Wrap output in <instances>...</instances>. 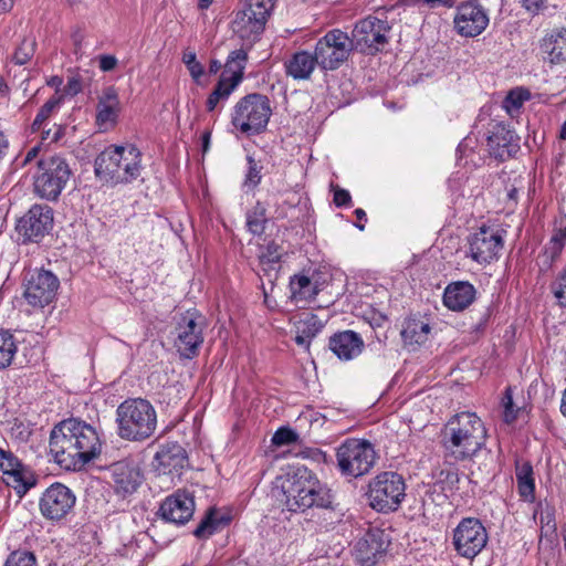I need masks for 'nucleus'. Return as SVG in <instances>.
<instances>
[{"instance_id":"09e8293b","label":"nucleus","mask_w":566,"mask_h":566,"mask_svg":"<svg viewBox=\"0 0 566 566\" xmlns=\"http://www.w3.org/2000/svg\"><path fill=\"white\" fill-rule=\"evenodd\" d=\"M35 52V42L23 40L13 54V61L18 65H23L31 60Z\"/></svg>"},{"instance_id":"6ab92c4d","label":"nucleus","mask_w":566,"mask_h":566,"mask_svg":"<svg viewBox=\"0 0 566 566\" xmlns=\"http://www.w3.org/2000/svg\"><path fill=\"white\" fill-rule=\"evenodd\" d=\"M453 22L454 29L460 35L474 38L486 29L489 15L476 0H472L463 2L457 8Z\"/></svg>"},{"instance_id":"b1692460","label":"nucleus","mask_w":566,"mask_h":566,"mask_svg":"<svg viewBox=\"0 0 566 566\" xmlns=\"http://www.w3.org/2000/svg\"><path fill=\"white\" fill-rule=\"evenodd\" d=\"M161 517L169 523L184 525L193 515L195 501L186 491L178 490L161 503L159 509Z\"/></svg>"},{"instance_id":"473e14b6","label":"nucleus","mask_w":566,"mask_h":566,"mask_svg":"<svg viewBox=\"0 0 566 566\" xmlns=\"http://www.w3.org/2000/svg\"><path fill=\"white\" fill-rule=\"evenodd\" d=\"M566 243V216L555 222L553 235L545 247L544 256L551 262L555 261L562 253Z\"/></svg>"},{"instance_id":"dca6fc26","label":"nucleus","mask_w":566,"mask_h":566,"mask_svg":"<svg viewBox=\"0 0 566 566\" xmlns=\"http://www.w3.org/2000/svg\"><path fill=\"white\" fill-rule=\"evenodd\" d=\"M504 247V231L482 226L469 238L468 255L479 264L497 260Z\"/></svg>"},{"instance_id":"c9c22d12","label":"nucleus","mask_w":566,"mask_h":566,"mask_svg":"<svg viewBox=\"0 0 566 566\" xmlns=\"http://www.w3.org/2000/svg\"><path fill=\"white\" fill-rule=\"evenodd\" d=\"M64 101V94L59 91L50 97L39 109L32 125V132H39L43 128L44 123L60 108Z\"/></svg>"},{"instance_id":"412c9836","label":"nucleus","mask_w":566,"mask_h":566,"mask_svg":"<svg viewBox=\"0 0 566 566\" xmlns=\"http://www.w3.org/2000/svg\"><path fill=\"white\" fill-rule=\"evenodd\" d=\"M53 226V210L46 205H34L19 220L18 232L28 241H39Z\"/></svg>"},{"instance_id":"5701e85b","label":"nucleus","mask_w":566,"mask_h":566,"mask_svg":"<svg viewBox=\"0 0 566 566\" xmlns=\"http://www.w3.org/2000/svg\"><path fill=\"white\" fill-rule=\"evenodd\" d=\"M153 465L159 474L180 475L182 469L188 465V455L178 442H165L155 453Z\"/></svg>"},{"instance_id":"39448f33","label":"nucleus","mask_w":566,"mask_h":566,"mask_svg":"<svg viewBox=\"0 0 566 566\" xmlns=\"http://www.w3.org/2000/svg\"><path fill=\"white\" fill-rule=\"evenodd\" d=\"M117 434L119 438L140 442L150 438L157 428L155 407L144 398H128L116 409Z\"/></svg>"},{"instance_id":"20e7f679","label":"nucleus","mask_w":566,"mask_h":566,"mask_svg":"<svg viewBox=\"0 0 566 566\" xmlns=\"http://www.w3.org/2000/svg\"><path fill=\"white\" fill-rule=\"evenodd\" d=\"M142 151L133 144L109 145L94 161V172L104 184L127 185L140 177Z\"/></svg>"},{"instance_id":"e433bc0d","label":"nucleus","mask_w":566,"mask_h":566,"mask_svg":"<svg viewBox=\"0 0 566 566\" xmlns=\"http://www.w3.org/2000/svg\"><path fill=\"white\" fill-rule=\"evenodd\" d=\"M235 88L237 87L233 86V84H230L226 81V78L220 77L213 91L209 94L207 98V111L213 112L219 104L226 103Z\"/></svg>"},{"instance_id":"c85d7f7f","label":"nucleus","mask_w":566,"mask_h":566,"mask_svg":"<svg viewBox=\"0 0 566 566\" xmlns=\"http://www.w3.org/2000/svg\"><path fill=\"white\" fill-rule=\"evenodd\" d=\"M475 298V289L469 282L449 284L443 293V304L451 311H463Z\"/></svg>"},{"instance_id":"393cba45","label":"nucleus","mask_w":566,"mask_h":566,"mask_svg":"<svg viewBox=\"0 0 566 566\" xmlns=\"http://www.w3.org/2000/svg\"><path fill=\"white\" fill-rule=\"evenodd\" d=\"M388 544V541L384 538V532L368 531L355 544L356 559L363 566H373L387 551Z\"/></svg>"},{"instance_id":"1a4fd4ad","label":"nucleus","mask_w":566,"mask_h":566,"mask_svg":"<svg viewBox=\"0 0 566 566\" xmlns=\"http://www.w3.org/2000/svg\"><path fill=\"white\" fill-rule=\"evenodd\" d=\"M72 171L66 160L60 156L43 158L38 163L34 176V192L46 200H56L65 188Z\"/></svg>"},{"instance_id":"37998d69","label":"nucleus","mask_w":566,"mask_h":566,"mask_svg":"<svg viewBox=\"0 0 566 566\" xmlns=\"http://www.w3.org/2000/svg\"><path fill=\"white\" fill-rule=\"evenodd\" d=\"M324 327L323 322L315 314H308L300 319L296 328L305 334L310 339H313Z\"/></svg>"},{"instance_id":"ea45409f","label":"nucleus","mask_w":566,"mask_h":566,"mask_svg":"<svg viewBox=\"0 0 566 566\" xmlns=\"http://www.w3.org/2000/svg\"><path fill=\"white\" fill-rule=\"evenodd\" d=\"M530 92L525 88L517 87L511 90L504 98L502 106L510 116L517 114L524 102L530 98Z\"/></svg>"},{"instance_id":"49530a36","label":"nucleus","mask_w":566,"mask_h":566,"mask_svg":"<svg viewBox=\"0 0 566 566\" xmlns=\"http://www.w3.org/2000/svg\"><path fill=\"white\" fill-rule=\"evenodd\" d=\"M542 535L548 536L556 533L555 511L546 505L539 513Z\"/></svg>"},{"instance_id":"3c124183","label":"nucleus","mask_w":566,"mask_h":566,"mask_svg":"<svg viewBox=\"0 0 566 566\" xmlns=\"http://www.w3.org/2000/svg\"><path fill=\"white\" fill-rule=\"evenodd\" d=\"M218 520L213 516V514L207 515L200 524L193 531V535L198 538H206L216 533L218 528Z\"/></svg>"},{"instance_id":"c03bdc74","label":"nucleus","mask_w":566,"mask_h":566,"mask_svg":"<svg viewBox=\"0 0 566 566\" xmlns=\"http://www.w3.org/2000/svg\"><path fill=\"white\" fill-rule=\"evenodd\" d=\"M3 566H38V563L33 553L14 551L8 556Z\"/></svg>"},{"instance_id":"bf43d9fd","label":"nucleus","mask_w":566,"mask_h":566,"mask_svg":"<svg viewBox=\"0 0 566 566\" xmlns=\"http://www.w3.org/2000/svg\"><path fill=\"white\" fill-rule=\"evenodd\" d=\"M40 148L34 146L28 150V153L20 158L19 156L14 159V164L17 167H25L29 163H31L34 158H36Z\"/></svg>"},{"instance_id":"69168bd1","label":"nucleus","mask_w":566,"mask_h":566,"mask_svg":"<svg viewBox=\"0 0 566 566\" xmlns=\"http://www.w3.org/2000/svg\"><path fill=\"white\" fill-rule=\"evenodd\" d=\"M210 139H211V132L210 130H206L202 133L201 135V142H202V154L205 155L206 153H208L209 150V147H210Z\"/></svg>"},{"instance_id":"7c9ffc66","label":"nucleus","mask_w":566,"mask_h":566,"mask_svg":"<svg viewBox=\"0 0 566 566\" xmlns=\"http://www.w3.org/2000/svg\"><path fill=\"white\" fill-rule=\"evenodd\" d=\"M431 327L428 322L419 317H408L403 322L401 337L406 346L415 349L429 339Z\"/></svg>"},{"instance_id":"680f3d73","label":"nucleus","mask_w":566,"mask_h":566,"mask_svg":"<svg viewBox=\"0 0 566 566\" xmlns=\"http://www.w3.org/2000/svg\"><path fill=\"white\" fill-rule=\"evenodd\" d=\"M8 149H9V140H8L7 136L2 132H0V163L6 157Z\"/></svg>"},{"instance_id":"9d476101","label":"nucleus","mask_w":566,"mask_h":566,"mask_svg":"<svg viewBox=\"0 0 566 566\" xmlns=\"http://www.w3.org/2000/svg\"><path fill=\"white\" fill-rule=\"evenodd\" d=\"M353 51L349 35L339 30L327 31L315 44L314 55L323 71H335L347 61Z\"/></svg>"},{"instance_id":"f704fd0d","label":"nucleus","mask_w":566,"mask_h":566,"mask_svg":"<svg viewBox=\"0 0 566 566\" xmlns=\"http://www.w3.org/2000/svg\"><path fill=\"white\" fill-rule=\"evenodd\" d=\"M292 298L296 302L313 300L317 294V287L306 275H294L290 281Z\"/></svg>"},{"instance_id":"f3484780","label":"nucleus","mask_w":566,"mask_h":566,"mask_svg":"<svg viewBox=\"0 0 566 566\" xmlns=\"http://www.w3.org/2000/svg\"><path fill=\"white\" fill-rule=\"evenodd\" d=\"M59 285L52 272L35 269L25 279L23 296L32 307L43 308L54 300Z\"/></svg>"},{"instance_id":"e2e57ef3","label":"nucleus","mask_w":566,"mask_h":566,"mask_svg":"<svg viewBox=\"0 0 566 566\" xmlns=\"http://www.w3.org/2000/svg\"><path fill=\"white\" fill-rule=\"evenodd\" d=\"M18 431V436L22 439V440H25L29 438V436L31 434V431L24 427L22 423H15L14 427L12 428V431Z\"/></svg>"},{"instance_id":"052dcab7","label":"nucleus","mask_w":566,"mask_h":566,"mask_svg":"<svg viewBox=\"0 0 566 566\" xmlns=\"http://www.w3.org/2000/svg\"><path fill=\"white\" fill-rule=\"evenodd\" d=\"M81 90H82L81 82L77 78L72 77L67 81V84L64 88V93L73 96V95H76L77 93H80Z\"/></svg>"},{"instance_id":"7ed1b4c3","label":"nucleus","mask_w":566,"mask_h":566,"mask_svg":"<svg viewBox=\"0 0 566 566\" xmlns=\"http://www.w3.org/2000/svg\"><path fill=\"white\" fill-rule=\"evenodd\" d=\"M281 480L282 502L289 511L304 512L311 507H332L331 489L306 467L293 468Z\"/></svg>"},{"instance_id":"bb28decb","label":"nucleus","mask_w":566,"mask_h":566,"mask_svg":"<svg viewBox=\"0 0 566 566\" xmlns=\"http://www.w3.org/2000/svg\"><path fill=\"white\" fill-rule=\"evenodd\" d=\"M328 346L340 360H352L361 354L365 344L358 333L343 331L331 336Z\"/></svg>"},{"instance_id":"79ce46f5","label":"nucleus","mask_w":566,"mask_h":566,"mask_svg":"<svg viewBox=\"0 0 566 566\" xmlns=\"http://www.w3.org/2000/svg\"><path fill=\"white\" fill-rule=\"evenodd\" d=\"M247 172L243 180V188L247 191L254 190L262 179V166L251 156H247Z\"/></svg>"},{"instance_id":"864d4df0","label":"nucleus","mask_w":566,"mask_h":566,"mask_svg":"<svg viewBox=\"0 0 566 566\" xmlns=\"http://www.w3.org/2000/svg\"><path fill=\"white\" fill-rule=\"evenodd\" d=\"M503 407H504V421L507 423L513 422L517 417V410L514 409L513 397L511 395L510 388H507L505 390V395L503 397Z\"/></svg>"},{"instance_id":"6e6d98bb","label":"nucleus","mask_w":566,"mask_h":566,"mask_svg":"<svg viewBox=\"0 0 566 566\" xmlns=\"http://www.w3.org/2000/svg\"><path fill=\"white\" fill-rule=\"evenodd\" d=\"M334 193L333 201L337 207H350L352 196L348 190L340 188L339 186L332 185Z\"/></svg>"},{"instance_id":"72a5a7b5","label":"nucleus","mask_w":566,"mask_h":566,"mask_svg":"<svg viewBox=\"0 0 566 566\" xmlns=\"http://www.w3.org/2000/svg\"><path fill=\"white\" fill-rule=\"evenodd\" d=\"M284 254L283 247L275 241H269L260 248L259 260L264 274L270 275L271 271L276 270Z\"/></svg>"},{"instance_id":"338daca9","label":"nucleus","mask_w":566,"mask_h":566,"mask_svg":"<svg viewBox=\"0 0 566 566\" xmlns=\"http://www.w3.org/2000/svg\"><path fill=\"white\" fill-rule=\"evenodd\" d=\"M312 339H310L305 334L301 333L298 329L296 332L295 342L297 345L304 346L308 348L310 343Z\"/></svg>"},{"instance_id":"0e129e2a","label":"nucleus","mask_w":566,"mask_h":566,"mask_svg":"<svg viewBox=\"0 0 566 566\" xmlns=\"http://www.w3.org/2000/svg\"><path fill=\"white\" fill-rule=\"evenodd\" d=\"M18 431V436L22 439V440H25L29 438V436L31 434V431L24 427L22 423H15L14 427L12 428V431Z\"/></svg>"},{"instance_id":"6e6552de","label":"nucleus","mask_w":566,"mask_h":566,"mask_svg":"<svg viewBox=\"0 0 566 566\" xmlns=\"http://www.w3.org/2000/svg\"><path fill=\"white\" fill-rule=\"evenodd\" d=\"M336 460L343 475L359 478L374 467L376 451L369 441L349 438L336 449Z\"/></svg>"},{"instance_id":"f03ea898","label":"nucleus","mask_w":566,"mask_h":566,"mask_svg":"<svg viewBox=\"0 0 566 566\" xmlns=\"http://www.w3.org/2000/svg\"><path fill=\"white\" fill-rule=\"evenodd\" d=\"M486 428L474 412L463 411L449 419L442 431L444 458L450 462L472 460L486 443Z\"/></svg>"},{"instance_id":"de8ad7c7","label":"nucleus","mask_w":566,"mask_h":566,"mask_svg":"<svg viewBox=\"0 0 566 566\" xmlns=\"http://www.w3.org/2000/svg\"><path fill=\"white\" fill-rule=\"evenodd\" d=\"M459 481V473L455 469H442L437 474V483L442 485L443 491L457 489Z\"/></svg>"},{"instance_id":"774afa93","label":"nucleus","mask_w":566,"mask_h":566,"mask_svg":"<svg viewBox=\"0 0 566 566\" xmlns=\"http://www.w3.org/2000/svg\"><path fill=\"white\" fill-rule=\"evenodd\" d=\"M14 0H0V13L10 11L13 7Z\"/></svg>"},{"instance_id":"a878e982","label":"nucleus","mask_w":566,"mask_h":566,"mask_svg":"<svg viewBox=\"0 0 566 566\" xmlns=\"http://www.w3.org/2000/svg\"><path fill=\"white\" fill-rule=\"evenodd\" d=\"M120 102L117 90L107 86L103 90L96 106V124L99 128L107 130L113 128L118 119Z\"/></svg>"},{"instance_id":"a211bd4d","label":"nucleus","mask_w":566,"mask_h":566,"mask_svg":"<svg viewBox=\"0 0 566 566\" xmlns=\"http://www.w3.org/2000/svg\"><path fill=\"white\" fill-rule=\"evenodd\" d=\"M0 471L2 480L12 488L19 497L34 486L35 480L30 470L9 450L0 448Z\"/></svg>"},{"instance_id":"4d7b16f0","label":"nucleus","mask_w":566,"mask_h":566,"mask_svg":"<svg viewBox=\"0 0 566 566\" xmlns=\"http://www.w3.org/2000/svg\"><path fill=\"white\" fill-rule=\"evenodd\" d=\"M521 6L532 15H537L546 8V0H520Z\"/></svg>"},{"instance_id":"cd10ccee","label":"nucleus","mask_w":566,"mask_h":566,"mask_svg":"<svg viewBox=\"0 0 566 566\" xmlns=\"http://www.w3.org/2000/svg\"><path fill=\"white\" fill-rule=\"evenodd\" d=\"M314 53L301 50L291 55L284 63L285 74L295 81L310 80L316 66H318Z\"/></svg>"},{"instance_id":"9b49d317","label":"nucleus","mask_w":566,"mask_h":566,"mask_svg":"<svg viewBox=\"0 0 566 566\" xmlns=\"http://www.w3.org/2000/svg\"><path fill=\"white\" fill-rule=\"evenodd\" d=\"M273 7L271 0L250 2L242 10L234 14L231 23L232 31L241 40L249 44V48L259 40L263 33L265 23L270 17V11Z\"/></svg>"},{"instance_id":"f257e3e1","label":"nucleus","mask_w":566,"mask_h":566,"mask_svg":"<svg viewBox=\"0 0 566 566\" xmlns=\"http://www.w3.org/2000/svg\"><path fill=\"white\" fill-rule=\"evenodd\" d=\"M102 439L92 424L70 418L57 423L50 433V454L66 471H78L102 452Z\"/></svg>"},{"instance_id":"603ef678","label":"nucleus","mask_w":566,"mask_h":566,"mask_svg":"<svg viewBox=\"0 0 566 566\" xmlns=\"http://www.w3.org/2000/svg\"><path fill=\"white\" fill-rule=\"evenodd\" d=\"M297 440L298 434L287 427L279 428L271 439L272 443L277 447L295 443Z\"/></svg>"},{"instance_id":"0eeeda50","label":"nucleus","mask_w":566,"mask_h":566,"mask_svg":"<svg viewBox=\"0 0 566 566\" xmlns=\"http://www.w3.org/2000/svg\"><path fill=\"white\" fill-rule=\"evenodd\" d=\"M406 496V483L397 472L385 471L373 478L368 484V503L380 513L395 512Z\"/></svg>"},{"instance_id":"58836bf2","label":"nucleus","mask_w":566,"mask_h":566,"mask_svg":"<svg viewBox=\"0 0 566 566\" xmlns=\"http://www.w3.org/2000/svg\"><path fill=\"white\" fill-rule=\"evenodd\" d=\"M266 209L261 202L256 205L247 213L248 230L255 235H261L265 230Z\"/></svg>"},{"instance_id":"8fccbe9b","label":"nucleus","mask_w":566,"mask_h":566,"mask_svg":"<svg viewBox=\"0 0 566 566\" xmlns=\"http://www.w3.org/2000/svg\"><path fill=\"white\" fill-rule=\"evenodd\" d=\"M182 62L187 66L191 77L195 81H199V78L205 74L203 65L197 60V55L195 52L189 51L185 52L182 56Z\"/></svg>"},{"instance_id":"2f4dec72","label":"nucleus","mask_w":566,"mask_h":566,"mask_svg":"<svg viewBox=\"0 0 566 566\" xmlns=\"http://www.w3.org/2000/svg\"><path fill=\"white\" fill-rule=\"evenodd\" d=\"M248 50L249 49L241 48L230 52L224 64V70L220 76L221 78H226L228 83L233 84L235 87L243 80V74L248 62Z\"/></svg>"},{"instance_id":"423d86ee","label":"nucleus","mask_w":566,"mask_h":566,"mask_svg":"<svg viewBox=\"0 0 566 566\" xmlns=\"http://www.w3.org/2000/svg\"><path fill=\"white\" fill-rule=\"evenodd\" d=\"M271 115L269 97L261 93H251L235 103L231 113V123L242 134L259 135L266 129Z\"/></svg>"},{"instance_id":"f8f14e48","label":"nucleus","mask_w":566,"mask_h":566,"mask_svg":"<svg viewBox=\"0 0 566 566\" xmlns=\"http://www.w3.org/2000/svg\"><path fill=\"white\" fill-rule=\"evenodd\" d=\"M390 25L387 20L368 15L357 21L352 31L353 49L375 54L388 43Z\"/></svg>"},{"instance_id":"13d9d810","label":"nucleus","mask_w":566,"mask_h":566,"mask_svg":"<svg viewBox=\"0 0 566 566\" xmlns=\"http://www.w3.org/2000/svg\"><path fill=\"white\" fill-rule=\"evenodd\" d=\"M98 63H99L101 71L109 72L116 67L118 61H117L116 56H114V55L103 54L98 57Z\"/></svg>"},{"instance_id":"5fc2aeb1","label":"nucleus","mask_w":566,"mask_h":566,"mask_svg":"<svg viewBox=\"0 0 566 566\" xmlns=\"http://www.w3.org/2000/svg\"><path fill=\"white\" fill-rule=\"evenodd\" d=\"M457 0H405L406 4L411 6H426L428 9H436L439 7L452 8Z\"/></svg>"},{"instance_id":"a18cd8bd","label":"nucleus","mask_w":566,"mask_h":566,"mask_svg":"<svg viewBox=\"0 0 566 566\" xmlns=\"http://www.w3.org/2000/svg\"><path fill=\"white\" fill-rule=\"evenodd\" d=\"M551 291L556 298L557 304L566 308V268L556 276L551 284Z\"/></svg>"},{"instance_id":"c756f323","label":"nucleus","mask_w":566,"mask_h":566,"mask_svg":"<svg viewBox=\"0 0 566 566\" xmlns=\"http://www.w3.org/2000/svg\"><path fill=\"white\" fill-rule=\"evenodd\" d=\"M542 50L547 54L548 62L554 65L566 62V28H556L546 34Z\"/></svg>"},{"instance_id":"a19ab883","label":"nucleus","mask_w":566,"mask_h":566,"mask_svg":"<svg viewBox=\"0 0 566 566\" xmlns=\"http://www.w3.org/2000/svg\"><path fill=\"white\" fill-rule=\"evenodd\" d=\"M516 480L522 496H528L534 493L533 468L530 463H523L521 467H517Z\"/></svg>"},{"instance_id":"4468645a","label":"nucleus","mask_w":566,"mask_h":566,"mask_svg":"<svg viewBox=\"0 0 566 566\" xmlns=\"http://www.w3.org/2000/svg\"><path fill=\"white\" fill-rule=\"evenodd\" d=\"M205 318L196 311H187L176 325L175 346L180 356L191 359L203 343Z\"/></svg>"},{"instance_id":"2eb2a0df","label":"nucleus","mask_w":566,"mask_h":566,"mask_svg":"<svg viewBox=\"0 0 566 566\" xmlns=\"http://www.w3.org/2000/svg\"><path fill=\"white\" fill-rule=\"evenodd\" d=\"M75 503L74 492L65 484L55 482L40 496L39 510L45 520L61 522L72 514Z\"/></svg>"},{"instance_id":"4c0bfd02","label":"nucleus","mask_w":566,"mask_h":566,"mask_svg":"<svg viewBox=\"0 0 566 566\" xmlns=\"http://www.w3.org/2000/svg\"><path fill=\"white\" fill-rule=\"evenodd\" d=\"M17 344L13 335L0 329V370L9 367L15 356Z\"/></svg>"},{"instance_id":"aec40b11","label":"nucleus","mask_w":566,"mask_h":566,"mask_svg":"<svg viewBox=\"0 0 566 566\" xmlns=\"http://www.w3.org/2000/svg\"><path fill=\"white\" fill-rule=\"evenodd\" d=\"M111 485L115 494L126 499L134 494L143 483V474L133 460H120L107 468Z\"/></svg>"},{"instance_id":"ddd939ff","label":"nucleus","mask_w":566,"mask_h":566,"mask_svg":"<svg viewBox=\"0 0 566 566\" xmlns=\"http://www.w3.org/2000/svg\"><path fill=\"white\" fill-rule=\"evenodd\" d=\"M489 535L482 522L475 517L461 520L453 530L452 544L455 552L468 559H473L486 546Z\"/></svg>"},{"instance_id":"4be33fe9","label":"nucleus","mask_w":566,"mask_h":566,"mask_svg":"<svg viewBox=\"0 0 566 566\" xmlns=\"http://www.w3.org/2000/svg\"><path fill=\"white\" fill-rule=\"evenodd\" d=\"M488 147L492 157L504 161L520 150V138L503 123H492L488 129Z\"/></svg>"}]
</instances>
